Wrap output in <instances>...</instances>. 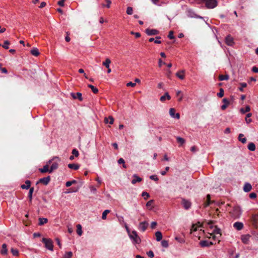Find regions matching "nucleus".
Here are the masks:
<instances>
[{
	"label": "nucleus",
	"instance_id": "nucleus-1",
	"mask_svg": "<svg viewBox=\"0 0 258 258\" xmlns=\"http://www.w3.org/2000/svg\"><path fill=\"white\" fill-rule=\"evenodd\" d=\"M231 216L234 219L239 218L241 215V210L239 206H235L233 207L232 211L230 212Z\"/></svg>",
	"mask_w": 258,
	"mask_h": 258
},
{
	"label": "nucleus",
	"instance_id": "nucleus-2",
	"mask_svg": "<svg viewBox=\"0 0 258 258\" xmlns=\"http://www.w3.org/2000/svg\"><path fill=\"white\" fill-rule=\"evenodd\" d=\"M42 242H43L45 244V247L48 250L50 251L53 250V241L50 239H48L46 238H43L42 239Z\"/></svg>",
	"mask_w": 258,
	"mask_h": 258
},
{
	"label": "nucleus",
	"instance_id": "nucleus-3",
	"mask_svg": "<svg viewBox=\"0 0 258 258\" xmlns=\"http://www.w3.org/2000/svg\"><path fill=\"white\" fill-rule=\"evenodd\" d=\"M129 236L134 243L139 244L141 242V238L138 236L137 232L136 231H133Z\"/></svg>",
	"mask_w": 258,
	"mask_h": 258
},
{
	"label": "nucleus",
	"instance_id": "nucleus-4",
	"mask_svg": "<svg viewBox=\"0 0 258 258\" xmlns=\"http://www.w3.org/2000/svg\"><path fill=\"white\" fill-rule=\"evenodd\" d=\"M208 9H213L217 6V0H203Z\"/></svg>",
	"mask_w": 258,
	"mask_h": 258
},
{
	"label": "nucleus",
	"instance_id": "nucleus-5",
	"mask_svg": "<svg viewBox=\"0 0 258 258\" xmlns=\"http://www.w3.org/2000/svg\"><path fill=\"white\" fill-rule=\"evenodd\" d=\"M53 160H56V161H55L52 163L49 169V173H51L53 170L57 169L58 167V162L60 161V159L57 157H54L53 158Z\"/></svg>",
	"mask_w": 258,
	"mask_h": 258
},
{
	"label": "nucleus",
	"instance_id": "nucleus-6",
	"mask_svg": "<svg viewBox=\"0 0 258 258\" xmlns=\"http://www.w3.org/2000/svg\"><path fill=\"white\" fill-rule=\"evenodd\" d=\"M212 224H213V222L212 221H210L208 223V225H209V227L211 228V229H213L214 228L213 230V233L214 234H220V235H221V229L220 228H219L218 227H217V226H215L214 227L213 225H212Z\"/></svg>",
	"mask_w": 258,
	"mask_h": 258
},
{
	"label": "nucleus",
	"instance_id": "nucleus-7",
	"mask_svg": "<svg viewBox=\"0 0 258 258\" xmlns=\"http://www.w3.org/2000/svg\"><path fill=\"white\" fill-rule=\"evenodd\" d=\"M50 180V176H47V177H45L39 179V180L36 182V184L41 183H43L44 185H46L48 184Z\"/></svg>",
	"mask_w": 258,
	"mask_h": 258
},
{
	"label": "nucleus",
	"instance_id": "nucleus-8",
	"mask_svg": "<svg viewBox=\"0 0 258 258\" xmlns=\"http://www.w3.org/2000/svg\"><path fill=\"white\" fill-rule=\"evenodd\" d=\"M181 204L183 205V207L184 208V209L186 210H188L191 207V202L185 199H182Z\"/></svg>",
	"mask_w": 258,
	"mask_h": 258
},
{
	"label": "nucleus",
	"instance_id": "nucleus-9",
	"mask_svg": "<svg viewBox=\"0 0 258 258\" xmlns=\"http://www.w3.org/2000/svg\"><path fill=\"white\" fill-rule=\"evenodd\" d=\"M145 32L149 36L156 35L159 33V31L156 29H151L149 28L146 29Z\"/></svg>",
	"mask_w": 258,
	"mask_h": 258
},
{
	"label": "nucleus",
	"instance_id": "nucleus-10",
	"mask_svg": "<svg viewBox=\"0 0 258 258\" xmlns=\"http://www.w3.org/2000/svg\"><path fill=\"white\" fill-rule=\"evenodd\" d=\"M148 226V223L146 221L142 222L140 223L139 226V230L144 232Z\"/></svg>",
	"mask_w": 258,
	"mask_h": 258
},
{
	"label": "nucleus",
	"instance_id": "nucleus-11",
	"mask_svg": "<svg viewBox=\"0 0 258 258\" xmlns=\"http://www.w3.org/2000/svg\"><path fill=\"white\" fill-rule=\"evenodd\" d=\"M169 114L173 118L179 119L180 118L179 113H175V109L173 108H171L170 109Z\"/></svg>",
	"mask_w": 258,
	"mask_h": 258
},
{
	"label": "nucleus",
	"instance_id": "nucleus-12",
	"mask_svg": "<svg viewBox=\"0 0 258 258\" xmlns=\"http://www.w3.org/2000/svg\"><path fill=\"white\" fill-rule=\"evenodd\" d=\"M225 41L228 46H232L234 43L232 37L229 35L226 37Z\"/></svg>",
	"mask_w": 258,
	"mask_h": 258
},
{
	"label": "nucleus",
	"instance_id": "nucleus-13",
	"mask_svg": "<svg viewBox=\"0 0 258 258\" xmlns=\"http://www.w3.org/2000/svg\"><path fill=\"white\" fill-rule=\"evenodd\" d=\"M213 244L212 242L209 241L207 240H202L200 242V245L201 247H209Z\"/></svg>",
	"mask_w": 258,
	"mask_h": 258
},
{
	"label": "nucleus",
	"instance_id": "nucleus-14",
	"mask_svg": "<svg viewBox=\"0 0 258 258\" xmlns=\"http://www.w3.org/2000/svg\"><path fill=\"white\" fill-rule=\"evenodd\" d=\"M250 235L249 234L242 235L241 237L242 242L244 244H248L249 241Z\"/></svg>",
	"mask_w": 258,
	"mask_h": 258
},
{
	"label": "nucleus",
	"instance_id": "nucleus-15",
	"mask_svg": "<svg viewBox=\"0 0 258 258\" xmlns=\"http://www.w3.org/2000/svg\"><path fill=\"white\" fill-rule=\"evenodd\" d=\"M233 227L237 230H240L243 228V224L240 222H236L233 224Z\"/></svg>",
	"mask_w": 258,
	"mask_h": 258
},
{
	"label": "nucleus",
	"instance_id": "nucleus-16",
	"mask_svg": "<svg viewBox=\"0 0 258 258\" xmlns=\"http://www.w3.org/2000/svg\"><path fill=\"white\" fill-rule=\"evenodd\" d=\"M134 179L132 180V183L133 184H136L137 182H141L142 178L138 176L137 174L133 175Z\"/></svg>",
	"mask_w": 258,
	"mask_h": 258
},
{
	"label": "nucleus",
	"instance_id": "nucleus-17",
	"mask_svg": "<svg viewBox=\"0 0 258 258\" xmlns=\"http://www.w3.org/2000/svg\"><path fill=\"white\" fill-rule=\"evenodd\" d=\"M71 96L74 99H78L80 101H82L83 98L82 97V94L80 92H77L76 94L72 93Z\"/></svg>",
	"mask_w": 258,
	"mask_h": 258
},
{
	"label": "nucleus",
	"instance_id": "nucleus-18",
	"mask_svg": "<svg viewBox=\"0 0 258 258\" xmlns=\"http://www.w3.org/2000/svg\"><path fill=\"white\" fill-rule=\"evenodd\" d=\"M243 189L245 192H248L251 190L252 186L250 183L246 182L244 184Z\"/></svg>",
	"mask_w": 258,
	"mask_h": 258
},
{
	"label": "nucleus",
	"instance_id": "nucleus-19",
	"mask_svg": "<svg viewBox=\"0 0 258 258\" xmlns=\"http://www.w3.org/2000/svg\"><path fill=\"white\" fill-rule=\"evenodd\" d=\"M184 73L185 71L182 70L180 71H179L176 73V76L179 78L181 80H183L184 79Z\"/></svg>",
	"mask_w": 258,
	"mask_h": 258
},
{
	"label": "nucleus",
	"instance_id": "nucleus-20",
	"mask_svg": "<svg viewBox=\"0 0 258 258\" xmlns=\"http://www.w3.org/2000/svg\"><path fill=\"white\" fill-rule=\"evenodd\" d=\"M167 99L168 100L171 99L170 96L169 95V93L166 92L164 95L160 97V101L162 102H164L165 101L166 99Z\"/></svg>",
	"mask_w": 258,
	"mask_h": 258
},
{
	"label": "nucleus",
	"instance_id": "nucleus-21",
	"mask_svg": "<svg viewBox=\"0 0 258 258\" xmlns=\"http://www.w3.org/2000/svg\"><path fill=\"white\" fill-rule=\"evenodd\" d=\"M49 165L46 164L43 166L42 168H40L39 170L41 173H46L48 172L49 173Z\"/></svg>",
	"mask_w": 258,
	"mask_h": 258
},
{
	"label": "nucleus",
	"instance_id": "nucleus-22",
	"mask_svg": "<svg viewBox=\"0 0 258 258\" xmlns=\"http://www.w3.org/2000/svg\"><path fill=\"white\" fill-rule=\"evenodd\" d=\"M155 236L156 237V240L157 241H160L162 240L163 236L161 232L160 231H157L155 233Z\"/></svg>",
	"mask_w": 258,
	"mask_h": 258
},
{
	"label": "nucleus",
	"instance_id": "nucleus-23",
	"mask_svg": "<svg viewBox=\"0 0 258 258\" xmlns=\"http://www.w3.org/2000/svg\"><path fill=\"white\" fill-rule=\"evenodd\" d=\"M48 222V219L45 218H39V225H43Z\"/></svg>",
	"mask_w": 258,
	"mask_h": 258
},
{
	"label": "nucleus",
	"instance_id": "nucleus-24",
	"mask_svg": "<svg viewBox=\"0 0 258 258\" xmlns=\"http://www.w3.org/2000/svg\"><path fill=\"white\" fill-rule=\"evenodd\" d=\"M68 167L70 169H74V170H78L79 167H80V166L78 164H68Z\"/></svg>",
	"mask_w": 258,
	"mask_h": 258
},
{
	"label": "nucleus",
	"instance_id": "nucleus-25",
	"mask_svg": "<svg viewBox=\"0 0 258 258\" xmlns=\"http://www.w3.org/2000/svg\"><path fill=\"white\" fill-rule=\"evenodd\" d=\"M31 186V181L30 180H26L25 184L21 185L23 189H28Z\"/></svg>",
	"mask_w": 258,
	"mask_h": 258
},
{
	"label": "nucleus",
	"instance_id": "nucleus-26",
	"mask_svg": "<svg viewBox=\"0 0 258 258\" xmlns=\"http://www.w3.org/2000/svg\"><path fill=\"white\" fill-rule=\"evenodd\" d=\"M238 139V140L243 144L245 143L246 142V139L244 137V135L242 134H240L239 135Z\"/></svg>",
	"mask_w": 258,
	"mask_h": 258
},
{
	"label": "nucleus",
	"instance_id": "nucleus-27",
	"mask_svg": "<svg viewBox=\"0 0 258 258\" xmlns=\"http://www.w3.org/2000/svg\"><path fill=\"white\" fill-rule=\"evenodd\" d=\"M247 148L250 151H254L255 150V145L254 143L251 142L248 144Z\"/></svg>",
	"mask_w": 258,
	"mask_h": 258
},
{
	"label": "nucleus",
	"instance_id": "nucleus-28",
	"mask_svg": "<svg viewBox=\"0 0 258 258\" xmlns=\"http://www.w3.org/2000/svg\"><path fill=\"white\" fill-rule=\"evenodd\" d=\"M1 253L2 254H4V255H5V254H7V252H8V250H7V245L6 244H3L2 245V250H1Z\"/></svg>",
	"mask_w": 258,
	"mask_h": 258
},
{
	"label": "nucleus",
	"instance_id": "nucleus-29",
	"mask_svg": "<svg viewBox=\"0 0 258 258\" xmlns=\"http://www.w3.org/2000/svg\"><path fill=\"white\" fill-rule=\"evenodd\" d=\"M219 81H224V80H228L229 78V75H220L219 76Z\"/></svg>",
	"mask_w": 258,
	"mask_h": 258
},
{
	"label": "nucleus",
	"instance_id": "nucleus-30",
	"mask_svg": "<svg viewBox=\"0 0 258 258\" xmlns=\"http://www.w3.org/2000/svg\"><path fill=\"white\" fill-rule=\"evenodd\" d=\"M250 108L249 106H246L245 108H241L240 109V112L242 114H244L246 112H248L250 111Z\"/></svg>",
	"mask_w": 258,
	"mask_h": 258
},
{
	"label": "nucleus",
	"instance_id": "nucleus-31",
	"mask_svg": "<svg viewBox=\"0 0 258 258\" xmlns=\"http://www.w3.org/2000/svg\"><path fill=\"white\" fill-rule=\"evenodd\" d=\"M88 87L91 89L94 93L97 94L98 92V89L92 85L88 84Z\"/></svg>",
	"mask_w": 258,
	"mask_h": 258
},
{
	"label": "nucleus",
	"instance_id": "nucleus-32",
	"mask_svg": "<svg viewBox=\"0 0 258 258\" xmlns=\"http://www.w3.org/2000/svg\"><path fill=\"white\" fill-rule=\"evenodd\" d=\"M252 115V114L251 113H248L246 114V117L245 118V120L247 123H249L252 121L251 119L249 118Z\"/></svg>",
	"mask_w": 258,
	"mask_h": 258
},
{
	"label": "nucleus",
	"instance_id": "nucleus-33",
	"mask_svg": "<svg viewBox=\"0 0 258 258\" xmlns=\"http://www.w3.org/2000/svg\"><path fill=\"white\" fill-rule=\"evenodd\" d=\"M108 119H109V121H108V118H107L105 117L104 118V122H105V123H109L110 124H113V121H114L113 118L112 116H109Z\"/></svg>",
	"mask_w": 258,
	"mask_h": 258
},
{
	"label": "nucleus",
	"instance_id": "nucleus-34",
	"mask_svg": "<svg viewBox=\"0 0 258 258\" xmlns=\"http://www.w3.org/2000/svg\"><path fill=\"white\" fill-rule=\"evenodd\" d=\"M77 233L79 236L82 234V226L80 224L77 225Z\"/></svg>",
	"mask_w": 258,
	"mask_h": 258
},
{
	"label": "nucleus",
	"instance_id": "nucleus-35",
	"mask_svg": "<svg viewBox=\"0 0 258 258\" xmlns=\"http://www.w3.org/2000/svg\"><path fill=\"white\" fill-rule=\"evenodd\" d=\"M111 61L109 58H106L105 61L103 62V65L106 68L108 69L109 67V64Z\"/></svg>",
	"mask_w": 258,
	"mask_h": 258
},
{
	"label": "nucleus",
	"instance_id": "nucleus-36",
	"mask_svg": "<svg viewBox=\"0 0 258 258\" xmlns=\"http://www.w3.org/2000/svg\"><path fill=\"white\" fill-rule=\"evenodd\" d=\"M110 212L109 210H105L103 211L102 215V219L103 220H105L106 219V215Z\"/></svg>",
	"mask_w": 258,
	"mask_h": 258
},
{
	"label": "nucleus",
	"instance_id": "nucleus-37",
	"mask_svg": "<svg viewBox=\"0 0 258 258\" xmlns=\"http://www.w3.org/2000/svg\"><path fill=\"white\" fill-rule=\"evenodd\" d=\"M161 245L163 247L167 248L169 246L168 241L166 240H163L161 241Z\"/></svg>",
	"mask_w": 258,
	"mask_h": 258
},
{
	"label": "nucleus",
	"instance_id": "nucleus-38",
	"mask_svg": "<svg viewBox=\"0 0 258 258\" xmlns=\"http://www.w3.org/2000/svg\"><path fill=\"white\" fill-rule=\"evenodd\" d=\"M210 203H211L210 195L208 194V195H207V201L205 203V207L208 206L210 204Z\"/></svg>",
	"mask_w": 258,
	"mask_h": 258
},
{
	"label": "nucleus",
	"instance_id": "nucleus-39",
	"mask_svg": "<svg viewBox=\"0 0 258 258\" xmlns=\"http://www.w3.org/2000/svg\"><path fill=\"white\" fill-rule=\"evenodd\" d=\"M40 54L39 50L36 47H33V55L37 56Z\"/></svg>",
	"mask_w": 258,
	"mask_h": 258
},
{
	"label": "nucleus",
	"instance_id": "nucleus-40",
	"mask_svg": "<svg viewBox=\"0 0 258 258\" xmlns=\"http://www.w3.org/2000/svg\"><path fill=\"white\" fill-rule=\"evenodd\" d=\"M176 139H177V142L180 143L181 145H182L185 143V140L182 138L178 137H177Z\"/></svg>",
	"mask_w": 258,
	"mask_h": 258
},
{
	"label": "nucleus",
	"instance_id": "nucleus-41",
	"mask_svg": "<svg viewBox=\"0 0 258 258\" xmlns=\"http://www.w3.org/2000/svg\"><path fill=\"white\" fill-rule=\"evenodd\" d=\"M133 13V8L131 7H128L126 9V14L127 15H132Z\"/></svg>",
	"mask_w": 258,
	"mask_h": 258
},
{
	"label": "nucleus",
	"instance_id": "nucleus-42",
	"mask_svg": "<svg viewBox=\"0 0 258 258\" xmlns=\"http://www.w3.org/2000/svg\"><path fill=\"white\" fill-rule=\"evenodd\" d=\"M73 255V253L71 251L66 253L63 258H71Z\"/></svg>",
	"mask_w": 258,
	"mask_h": 258
},
{
	"label": "nucleus",
	"instance_id": "nucleus-43",
	"mask_svg": "<svg viewBox=\"0 0 258 258\" xmlns=\"http://www.w3.org/2000/svg\"><path fill=\"white\" fill-rule=\"evenodd\" d=\"M142 196L144 198L145 200H147L150 197L149 194L146 191H143Z\"/></svg>",
	"mask_w": 258,
	"mask_h": 258
},
{
	"label": "nucleus",
	"instance_id": "nucleus-44",
	"mask_svg": "<svg viewBox=\"0 0 258 258\" xmlns=\"http://www.w3.org/2000/svg\"><path fill=\"white\" fill-rule=\"evenodd\" d=\"M217 95L219 97L221 98L224 96V90L222 88L220 89V91L217 93Z\"/></svg>",
	"mask_w": 258,
	"mask_h": 258
},
{
	"label": "nucleus",
	"instance_id": "nucleus-45",
	"mask_svg": "<svg viewBox=\"0 0 258 258\" xmlns=\"http://www.w3.org/2000/svg\"><path fill=\"white\" fill-rule=\"evenodd\" d=\"M154 203V200H151L148 201L146 204V206L147 207H151L152 208L153 207V204Z\"/></svg>",
	"mask_w": 258,
	"mask_h": 258
},
{
	"label": "nucleus",
	"instance_id": "nucleus-46",
	"mask_svg": "<svg viewBox=\"0 0 258 258\" xmlns=\"http://www.w3.org/2000/svg\"><path fill=\"white\" fill-rule=\"evenodd\" d=\"M11 252L14 256H17L19 254V251L17 249L13 248L11 249Z\"/></svg>",
	"mask_w": 258,
	"mask_h": 258
},
{
	"label": "nucleus",
	"instance_id": "nucleus-47",
	"mask_svg": "<svg viewBox=\"0 0 258 258\" xmlns=\"http://www.w3.org/2000/svg\"><path fill=\"white\" fill-rule=\"evenodd\" d=\"M10 44V42L8 41V40H6L4 42V43L3 45H2V46L7 49L9 48V45Z\"/></svg>",
	"mask_w": 258,
	"mask_h": 258
},
{
	"label": "nucleus",
	"instance_id": "nucleus-48",
	"mask_svg": "<svg viewBox=\"0 0 258 258\" xmlns=\"http://www.w3.org/2000/svg\"><path fill=\"white\" fill-rule=\"evenodd\" d=\"M150 178L151 180H154L155 181H158L159 180V178L156 175H152L150 176Z\"/></svg>",
	"mask_w": 258,
	"mask_h": 258
},
{
	"label": "nucleus",
	"instance_id": "nucleus-49",
	"mask_svg": "<svg viewBox=\"0 0 258 258\" xmlns=\"http://www.w3.org/2000/svg\"><path fill=\"white\" fill-rule=\"evenodd\" d=\"M198 230V227L196 226V224H193L190 229V233H191L194 231H196Z\"/></svg>",
	"mask_w": 258,
	"mask_h": 258
},
{
	"label": "nucleus",
	"instance_id": "nucleus-50",
	"mask_svg": "<svg viewBox=\"0 0 258 258\" xmlns=\"http://www.w3.org/2000/svg\"><path fill=\"white\" fill-rule=\"evenodd\" d=\"M105 1L106 2L107 4L106 5H105L104 4H102V6L106 7L107 8H109L110 7V4L111 3V1L110 0H105Z\"/></svg>",
	"mask_w": 258,
	"mask_h": 258
},
{
	"label": "nucleus",
	"instance_id": "nucleus-51",
	"mask_svg": "<svg viewBox=\"0 0 258 258\" xmlns=\"http://www.w3.org/2000/svg\"><path fill=\"white\" fill-rule=\"evenodd\" d=\"M72 154L73 156L74 155L75 157H78L79 156V152L76 149H74L72 150Z\"/></svg>",
	"mask_w": 258,
	"mask_h": 258
},
{
	"label": "nucleus",
	"instance_id": "nucleus-52",
	"mask_svg": "<svg viewBox=\"0 0 258 258\" xmlns=\"http://www.w3.org/2000/svg\"><path fill=\"white\" fill-rule=\"evenodd\" d=\"M240 85L241 86V87L239 88V90L240 91H243V88L246 87L247 86V84L245 83H240Z\"/></svg>",
	"mask_w": 258,
	"mask_h": 258
},
{
	"label": "nucleus",
	"instance_id": "nucleus-53",
	"mask_svg": "<svg viewBox=\"0 0 258 258\" xmlns=\"http://www.w3.org/2000/svg\"><path fill=\"white\" fill-rule=\"evenodd\" d=\"M136 85V83H133L132 82H130L128 83H127L126 84V86L127 87H135Z\"/></svg>",
	"mask_w": 258,
	"mask_h": 258
},
{
	"label": "nucleus",
	"instance_id": "nucleus-54",
	"mask_svg": "<svg viewBox=\"0 0 258 258\" xmlns=\"http://www.w3.org/2000/svg\"><path fill=\"white\" fill-rule=\"evenodd\" d=\"M131 33L133 35H135L136 38H139L141 37V34L139 32H134L132 31Z\"/></svg>",
	"mask_w": 258,
	"mask_h": 258
},
{
	"label": "nucleus",
	"instance_id": "nucleus-55",
	"mask_svg": "<svg viewBox=\"0 0 258 258\" xmlns=\"http://www.w3.org/2000/svg\"><path fill=\"white\" fill-rule=\"evenodd\" d=\"M147 255L149 257L153 258L154 256V252L152 250H150L147 252Z\"/></svg>",
	"mask_w": 258,
	"mask_h": 258
},
{
	"label": "nucleus",
	"instance_id": "nucleus-56",
	"mask_svg": "<svg viewBox=\"0 0 258 258\" xmlns=\"http://www.w3.org/2000/svg\"><path fill=\"white\" fill-rule=\"evenodd\" d=\"M222 102L224 103L223 104H225L227 106L229 104V101L227 98H223L222 100Z\"/></svg>",
	"mask_w": 258,
	"mask_h": 258
},
{
	"label": "nucleus",
	"instance_id": "nucleus-57",
	"mask_svg": "<svg viewBox=\"0 0 258 258\" xmlns=\"http://www.w3.org/2000/svg\"><path fill=\"white\" fill-rule=\"evenodd\" d=\"M168 37L170 39H173L174 38L173 31H171L169 32Z\"/></svg>",
	"mask_w": 258,
	"mask_h": 258
},
{
	"label": "nucleus",
	"instance_id": "nucleus-58",
	"mask_svg": "<svg viewBox=\"0 0 258 258\" xmlns=\"http://www.w3.org/2000/svg\"><path fill=\"white\" fill-rule=\"evenodd\" d=\"M249 197L250 199H255L256 198V194L254 192H251L249 195Z\"/></svg>",
	"mask_w": 258,
	"mask_h": 258
},
{
	"label": "nucleus",
	"instance_id": "nucleus-59",
	"mask_svg": "<svg viewBox=\"0 0 258 258\" xmlns=\"http://www.w3.org/2000/svg\"><path fill=\"white\" fill-rule=\"evenodd\" d=\"M169 167H168V166L166 167L165 168V170L162 171L161 172V175H165L166 174L167 171H168L169 170Z\"/></svg>",
	"mask_w": 258,
	"mask_h": 258
},
{
	"label": "nucleus",
	"instance_id": "nucleus-60",
	"mask_svg": "<svg viewBox=\"0 0 258 258\" xmlns=\"http://www.w3.org/2000/svg\"><path fill=\"white\" fill-rule=\"evenodd\" d=\"M157 225V223L156 222H155V221L152 222L151 224V228L152 229H154V228H155Z\"/></svg>",
	"mask_w": 258,
	"mask_h": 258
},
{
	"label": "nucleus",
	"instance_id": "nucleus-61",
	"mask_svg": "<svg viewBox=\"0 0 258 258\" xmlns=\"http://www.w3.org/2000/svg\"><path fill=\"white\" fill-rule=\"evenodd\" d=\"M29 197L30 200L32 199V187L30 188L29 189Z\"/></svg>",
	"mask_w": 258,
	"mask_h": 258
},
{
	"label": "nucleus",
	"instance_id": "nucleus-62",
	"mask_svg": "<svg viewBox=\"0 0 258 258\" xmlns=\"http://www.w3.org/2000/svg\"><path fill=\"white\" fill-rule=\"evenodd\" d=\"M175 239L180 243H182L184 242V240L180 237H176Z\"/></svg>",
	"mask_w": 258,
	"mask_h": 258
},
{
	"label": "nucleus",
	"instance_id": "nucleus-63",
	"mask_svg": "<svg viewBox=\"0 0 258 258\" xmlns=\"http://www.w3.org/2000/svg\"><path fill=\"white\" fill-rule=\"evenodd\" d=\"M64 0H60L58 2L57 4L61 7L64 6Z\"/></svg>",
	"mask_w": 258,
	"mask_h": 258
},
{
	"label": "nucleus",
	"instance_id": "nucleus-64",
	"mask_svg": "<svg viewBox=\"0 0 258 258\" xmlns=\"http://www.w3.org/2000/svg\"><path fill=\"white\" fill-rule=\"evenodd\" d=\"M252 71L254 73H258V68H257L256 67H252Z\"/></svg>",
	"mask_w": 258,
	"mask_h": 258
}]
</instances>
